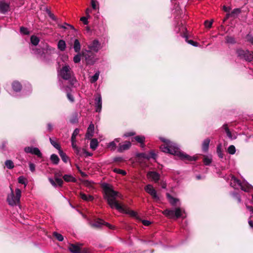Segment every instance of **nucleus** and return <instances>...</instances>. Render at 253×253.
<instances>
[{"label":"nucleus","instance_id":"f257e3e1","mask_svg":"<svg viewBox=\"0 0 253 253\" xmlns=\"http://www.w3.org/2000/svg\"><path fill=\"white\" fill-rule=\"evenodd\" d=\"M160 139L164 142L160 146L163 152L172 154L184 161H195L197 160V157H191L181 151L179 146L176 143L163 137H160Z\"/></svg>","mask_w":253,"mask_h":253},{"label":"nucleus","instance_id":"f03ea898","mask_svg":"<svg viewBox=\"0 0 253 253\" xmlns=\"http://www.w3.org/2000/svg\"><path fill=\"white\" fill-rule=\"evenodd\" d=\"M104 192V199L112 209L115 208L120 212H125V209L123 205L119 204L116 200L117 197L121 198V195L114 190L112 186L108 183H104L102 184Z\"/></svg>","mask_w":253,"mask_h":253},{"label":"nucleus","instance_id":"7ed1b4c3","mask_svg":"<svg viewBox=\"0 0 253 253\" xmlns=\"http://www.w3.org/2000/svg\"><path fill=\"white\" fill-rule=\"evenodd\" d=\"M102 48L99 41L96 39L90 42L87 44V47L83 49L82 55L84 58L86 64H94L98 60L96 53Z\"/></svg>","mask_w":253,"mask_h":253},{"label":"nucleus","instance_id":"20e7f679","mask_svg":"<svg viewBox=\"0 0 253 253\" xmlns=\"http://www.w3.org/2000/svg\"><path fill=\"white\" fill-rule=\"evenodd\" d=\"M10 193L8 194L7 196L6 201L10 206H14L18 204L21 196V191L20 189L16 188L15 189V194L12 188L10 187Z\"/></svg>","mask_w":253,"mask_h":253},{"label":"nucleus","instance_id":"39448f33","mask_svg":"<svg viewBox=\"0 0 253 253\" xmlns=\"http://www.w3.org/2000/svg\"><path fill=\"white\" fill-rule=\"evenodd\" d=\"M185 211L184 209L181 208L177 207L172 209H166L162 213L166 216L170 218H178L183 217V213Z\"/></svg>","mask_w":253,"mask_h":253},{"label":"nucleus","instance_id":"423d86ee","mask_svg":"<svg viewBox=\"0 0 253 253\" xmlns=\"http://www.w3.org/2000/svg\"><path fill=\"white\" fill-rule=\"evenodd\" d=\"M230 186L235 189L238 188L239 187L243 191L245 192H249L253 188L252 185L245 182H241L233 175L230 179Z\"/></svg>","mask_w":253,"mask_h":253},{"label":"nucleus","instance_id":"0eeeda50","mask_svg":"<svg viewBox=\"0 0 253 253\" xmlns=\"http://www.w3.org/2000/svg\"><path fill=\"white\" fill-rule=\"evenodd\" d=\"M58 75L65 80H73L74 74L68 65H65L58 71Z\"/></svg>","mask_w":253,"mask_h":253},{"label":"nucleus","instance_id":"6e6552de","mask_svg":"<svg viewBox=\"0 0 253 253\" xmlns=\"http://www.w3.org/2000/svg\"><path fill=\"white\" fill-rule=\"evenodd\" d=\"M174 30L177 33H180L181 36L184 38L186 42L194 46H198L197 42H194L192 40H188V36L186 34V28L182 23H178L175 27Z\"/></svg>","mask_w":253,"mask_h":253},{"label":"nucleus","instance_id":"1a4fd4ad","mask_svg":"<svg viewBox=\"0 0 253 253\" xmlns=\"http://www.w3.org/2000/svg\"><path fill=\"white\" fill-rule=\"evenodd\" d=\"M236 53L238 56L246 61L250 62L253 60V52L248 50H244L242 49L237 50Z\"/></svg>","mask_w":253,"mask_h":253},{"label":"nucleus","instance_id":"9d476101","mask_svg":"<svg viewBox=\"0 0 253 253\" xmlns=\"http://www.w3.org/2000/svg\"><path fill=\"white\" fill-rule=\"evenodd\" d=\"M144 189L147 193L151 195L154 201L158 202L160 201L161 197L153 185L148 184L145 187Z\"/></svg>","mask_w":253,"mask_h":253},{"label":"nucleus","instance_id":"9b49d317","mask_svg":"<svg viewBox=\"0 0 253 253\" xmlns=\"http://www.w3.org/2000/svg\"><path fill=\"white\" fill-rule=\"evenodd\" d=\"M102 100L101 94L97 93L94 95V107L96 112L100 113L102 110Z\"/></svg>","mask_w":253,"mask_h":253},{"label":"nucleus","instance_id":"f8f14e48","mask_svg":"<svg viewBox=\"0 0 253 253\" xmlns=\"http://www.w3.org/2000/svg\"><path fill=\"white\" fill-rule=\"evenodd\" d=\"M24 150L26 153H30L35 155L39 158L42 157V153L40 149L37 147L28 146L25 147Z\"/></svg>","mask_w":253,"mask_h":253},{"label":"nucleus","instance_id":"ddd939ff","mask_svg":"<svg viewBox=\"0 0 253 253\" xmlns=\"http://www.w3.org/2000/svg\"><path fill=\"white\" fill-rule=\"evenodd\" d=\"M137 156L139 158H144L148 160L150 159L155 160L157 156L154 150H151L148 153H139L137 154Z\"/></svg>","mask_w":253,"mask_h":253},{"label":"nucleus","instance_id":"4468645a","mask_svg":"<svg viewBox=\"0 0 253 253\" xmlns=\"http://www.w3.org/2000/svg\"><path fill=\"white\" fill-rule=\"evenodd\" d=\"M90 225L92 227L95 228H100L103 225H106L110 229H113V228L112 225L105 222L104 221L100 219H98L96 220H95L93 222L91 223Z\"/></svg>","mask_w":253,"mask_h":253},{"label":"nucleus","instance_id":"2eb2a0df","mask_svg":"<svg viewBox=\"0 0 253 253\" xmlns=\"http://www.w3.org/2000/svg\"><path fill=\"white\" fill-rule=\"evenodd\" d=\"M54 48L48 46L46 44L45 46H44L42 49H38L37 48H34L32 49L33 53L36 55H42V54L44 53V51H50L51 52L54 51Z\"/></svg>","mask_w":253,"mask_h":253},{"label":"nucleus","instance_id":"dca6fc26","mask_svg":"<svg viewBox=\"0 0 253 253\" xmlns=\"http://www.w3.org/2000/svg\"><path fill=\"white\" fill-rule=\"evenodd\" d=\"M9 9V0H0V12L5 14Z\"/></svg>","mask_w":253,"mask_h":253},{"label":"nucleus","instance_id":"f3484780","mask_svg":"<svg viewBox=\"0 0 253 253\" xmlns=\"http://www.w3.org/2000/svg\"><path fill=\"white\" fill-rule=\"evenodd\" d=\"M147 178L155 183L158 182L160 179V174L155 171H150L147 174Z\"/></svg>","mask_w":253,"mask_h":253},{"label":"nucleus","instance_id":"a211bd4d","mask_svg":"<svg viewBox=\"0 0 253 253\" xmlns=\"http://www.w3.org/2000/svg\"><path fill=\"white\" fill-rule=\"evenodd\" d=\"M131 146V143L129 141H126L124 144L120 143L118 148L119 152H122L125 150L128 149Z\"/></svg>","mask_w":253,"mask_h":253},{"label":"nucleus","instance_id":"6ab92c4d","mask_svg":"<svg viewBox=\"0 0 253 253\" xmlns=\"http://www.w3.org/2000/svg\"><path fill=\"white\" fill-rule=\"evenodd\" d=\"M94 126L93 124H90L87 128V132L85 134V137L87 139H90L94 134Z\"/></svg>","mask_w":253,"mask_h":253},{"label":"nucleus","instance_id":"aec40b11","mask_svg":"<svg viewBox=\"0 0 253 253\" xmlns=\"http://www.w3.org/2000/svg\"><path fill=\"white\" fill-rule=\"evenodd\" d=\"M120 138H115L113 141L108 143L107 145V147L111 151H114L117 147V143H119Z\"/></svg>","mask_w":253,"mask_h":253},{"label":"nucleus","instance_id":"412c9836","mask_svg":"<svg viewBox=\"0 0 253 253\" xmlns=\"http://www.w3.org/2000/svg\"><path fill=\"white\" fill-rule=\"evenodd\" d=\"M69 250L73 253H79L81 251L80 246L76 244H70L69 246Z\"/></svg>","mask_w":253,"mask_h":253},{"label":"nucleus","instance_id":"4be33fe9","mask_svg":"<svg viewBox=\"0 0 253 253\" xmlns=\"http://www.w3.org/2000/svg\"><path fill=\"white\" fill-rule=\"evenodd\" d=\"M210 141L211 140L209 138H206L203 141L202 144V150L204 152H208Z\"/></svg>","mask_w":253,"mask_h":253},{"label":"nucleus","instance_id":"5701e85b","mask_svg":"<svg viewBox=\"0 0 253 253\" xmlns=\"http://www.w3.org/2000/svg\"><path fill=\"white\" fill-rule=\"evenodd\" d=\"M166 196L169 203L173 206H175L176 203L179 202V199L173 197L168 193L166 194Z\"/></svg>","mask_w":253,"mask_h":253},{"label":"nucleus","instance_id":"b1692460","mask_svg":"<svg viewBox=\"0 0 253 253\" xmlns=\"http://www.w3.org/2000/svg\"><path fill=\"white\" fill-rule=\"evenodd\" d=\"M12 88L14 91L18 92L21 90L22 86L19 82L14 81L12 84Z\"/></svg>","mask_w":253,"mask_h":253},{"label":"nucleus","instance_id":"393cba45","mask_svg":"<svg viewBox=\"0 0 253 253\" xmlns=\"http://www.w3.org/2000/svg\"><path fill=\"white\" fill-rule=\"evenodd\" d=\"M57 47L58 49H59L60 51H64L66 47V44L65 42L63 40H60L58 42Z\"/></svg>","mask_w":253,"mask_h":253},{"label":"nucleus","instance_id":"a878e982","mask_svg":"<svg viewBox=\"0 0 253 253\" xmlns=\"http://www.w3.org/2000/svg\"><path fill=\"white\" fill-rule=\"evenodd\" d=\"M76 154L79 156H82L84 153H86L87 155L91 156V154H88L84 149H82L78 146L74 150Z\"/></svg>","mask_w":253,"mask_h":253},{"label":"nucleus","instance_id":"bb28decb","mask_svg":"<svg viewBox=\"0 0 253 253\" xmlns=\"http://www.w3.org/2000/svg\"><path fill=\"white\" fill-rule=\"evenodd\" d=\"M80 197L84 201H92L93 200V197L90 195H86L84 193H81Z\"/></svg>","mask_w":253,"mask_h":253},{"label":"nucleus","instance_id":"cd10ccee","mask_svg":"<svg viewBox=\"0 0 253 253\" xmlns=\"http://www.w3.org/2000/svg\"><path fill=\"white\" fill-rule=\"evenodd\" d=\"M81 44L79 41L78 39L74 40V43L73 45V48L76 52H79L81 50Z\"/></svg>","mask_w":253,"mask_h":253},{"label":"nucleus","instance_id":"c85d7f7f","mask_svg":"<svg viewBox=\"0 0 253 253\" xmlns=\"http://www.w3.org/2000/svg\"><path fill=\"white\" fill-rule=\"evenodd\" d=\"M247 209L251 212V214H253V207L250 206H246ZM252 218V215L250 216V219L248 221V223L251 228H253V220L251 219Z\"/></svg>","mask_w":253,"mask_h":253},{"label":"nucleus","instance_id":"c756f323","mask_svg":"<svg viewBox=\"0 0 253 253\" xmlns=\"http://www.w3.org/2000/svg\"><path fill=\"white\" fill-rule=\"evenodd\" d=\"M203 162L206 166H209L212 162V157L210 156H204L203 158Z\"/></svg>","mask_w":253,"mask_h":253},{"label":"nucleus","instance_id":"7c9ffc66","mask_svg":"<svg viewBox=\"0 0 253 253\" xmlns=\"http://www.w3.org/2000/svg\"><path fill=\"white\" fill-rule=\"evenodd\" d=\"M137 142L140 143L142 146L144 145L145 137L142 135H137L133 138Z\"/></svg>","mask_w":253,"mask_h":253},{"label":"nucleus","instance_id":"2f4dec72","mask_svg":"<svg viewBox=\"0 0 253 253\" xmlns=\"http://www.w3.org/2000/svg\"><path fill=\"white\" fill-rule=\"evenodd\" d=\"M64 180L66 182H76V178L71 175L65 174L63 176Z\"/></svg>","mask_w":253,"mask_h":253},{"label":"nucleus","instance_id":"473e14b6","mask_svg":"<svg viewBox=\"0 0 253 253\" xmlns=\"http://www.w3.org/2000/svg\"><path fill=\"white\" fill-rule=\"evenodd\" d=\"M216 153L220 159H222L223 158V154L222 153V145L221 144H219L216 147Z\"/></svg>","mask_w":253,"mask_h":253},{"label":"nucleus","instance_id":"72a5a7b5","mask_svg":"<svg viewBox=\"0 0 253 253\" xmlns=\"http://www.w3.org/2000/svg\"><path fill=\"white\" fill-rule=\"evenodd\" d=\"M98 145V141L96 139H91L90 143V147L92 150H94L96 149Z\"/></svg>","mask_w":253,"mask_h":253},{"label":"nucleus","instance_id":"f704fd0d","mask_svg":"<svg viewBox=\"0 0 253 253\" xmlns=\"http://www.w3.org/2000/svg\"><path fill=\"white\" fill-rule=\"evenodd\" d=\"M99 74L100 72L99 71H97L95 73V74L93 76L90 77L89 81L90 83H94L95 82H96L99 78Z\"/></svg>","mask_w":253,"mask_h":253},{"label":"nucleus","instance_id":"c9c22d12","mask_svg":"<svg viewBox=\"0 0 253 253\" xmlns=\"http://www.w3.org/2000/svg\"><path fill=\"white\" fill-rule=\"evenodd\" d=\"M59 154L62 161L65 163H67L69 158L61 149L59 150Z\"/></svg>","mask_w":253,"mask_h":253},{"label":"nucleus","instance_id":"e433bc0d","mask_svg":"<svg viewBox=\"0 0 253 253\" xmlns=\"http://www.w3.org/2000/svg\"><path fill=\"white\" fill-rule=\"evenodd\" d=\"M50 160L52 163L55 165H57L59 161V159L58 156L56 154H52L50 156Z\"/></svg>","mask_w":253,"mask_h":253},{"label":"nucleus","instance_id":"4c0bfd02","mask_svg":"<svg viewBox=\"0 0 253 253\" xmlns=\"http://www.w3.org/2000/svg\"><path fill=\"white\" fill-rule=\"evenodd\" d=\"M39 42L40 40L37 37L35 36H32L31 37V42L34 45H38Z\"/></svg>","mask_w":253,"mask_h":253},{"label":"nucleus","instance_id":"58836bf2","mask_svg":"<svg viewBox=\"0 0 253 253\" xmlns=\"http://www.w3.org/2000/svg\"><path fill=\"white\" fill-rule=\"evenodd\" d=\"M236 148L233 145H230L227 149V152L230 155L235 154L236 153Z\"/></svg>","mask_w":253,"mask_h":253},{"label":"nucleus","instance_id":"ea45409f","mask_svg":"<svg viewBox=\"0 0 253 253\" xmlns=\"http://www.w3.org/2000/svg\"><path fill=\"white\" fill-rule=\"evenodd\" d=\"M49 141L50 142V143L51 144V145L54 147L56 149H57V150H58V151L59 150L61 149V147L59 145V144L57 143L55 141L53 140L51 138H49Z\"/></svg>","mask_w":253,"mask_h":253},{"label":"nucleus","instance_id":"a19ab883","mask_svg":"<svg viewBox=\"0 0 253 253\" xmlns=\"http://www.w3.org/2000/svg\"><path fill=\"white\" fill-rule=\"evenodd\" d=\"M5 165L8 169H12L14 168V164L11 160H8L5 162Z\"/></svg>","mask_w":253,"mask_h":253},{"label":"nucleus","instance_id":"79ce46f5","mask_svg":"<svg viewBox=\"0 0 253 253\" xmlns=\"http://www.w3.org/2000/svg\"><path fill=\"white\" fill-rule=\"evenodd\" d=\"M226 42L228 43L234 44L235 43V39L231 36H227L225 38Z\"/></svg>","mask_w":253,"mask_h":253},{"label":"nucleus","instance_id":"37998d69","mask_svg":"<svg viewBox=\"0 0 253 253\" xmlns=\"http://www.w3.org/2000/svg\"><path fill=\"white\" fill-rule=\"evenodd\" d=\"M18 181L19 183L24 184L25 187L26 186L27 182H26V178L24 176H19L18 178Z\"/></svg>","mask_w":253,"mask_h":253},{"label":"nucleus","instance_id":"c03bdc74","mask_svg":"<svg viewBox=\"0 0 253 253\" xmlns=\"http://www.w3.org/2000/svg\"><path fill=\"white\" fill-rule=\"evenodd\" d=\"M240 12H241V10L240 9L235 8L231 12V13L230 14H227V17H229V16H233L235 14H236V15L238 14L239 13H240Z\"/></svg>","mask_w":253,"mask_h":253},{"label":"nucleus","instance_id":"a18cd8bd","mask_svg":"<svg viewBox=\"0 0 253 253\" xmlns=\"http://www.w3.org/2000/svg\"><path fill=\"white\" fill-rule=\"evenodd\" d=\"M20 32L21 34L25 35H28L30 34L28 29L27 28L24 27H20Z\"/></svg>","mask_w":253,"mask_h":253},{"label":"nucleus","instance_id":"49530a36","mask_svg":"<svg viewBox=\"0 0 253 253\" xmlns=\"http://www.w3.org/2000/svg\"><path fill=\"white\" fill-rule=\"evenodd\" d=\"M223 127H224V129L225 130V132L226 133V134H227V136L229 138L232 139L231 133L230 131L229 128H228L227 125H223Z\"/></svg>","mask_w":253,"mask_h":253},{"label":"nucleus","instance_id":"de8ad7c7","mask_svg":"<svg viewBox=\"0 0 253 253\" xmlns=\"http://www.w3.org/2000/svg\"><path fill=\"white\" fill-rule=\"evenodd\" d=\"M53 235L59 241H62L64 240L63 236L59 233L54 232Z\"/></svg>","mask_w":253,"mask_h":253},{"label":"nucleus","instance_id":"09e8293b","mask_svg":"<svg viewBox=\"0 0 253 253\" xmlns=\"http://www.w3.org/2000/svg\"><path fill=\"white\" fill-rule=\"evenodd\" d=\"M114 171L117 173L121 174L123 175H126V171L117 168L114 169Z\"/></svg>","mask_w":253,"mask_h":253},{"label":"nucleus","instance_id":"8fccbe9b","mask_svg":"<svg viewBox=\"0 0 253 253\" xmlns=\"http://www.w3.org/2000/svg\"><path fill=\"white\" fill-rule=\"evenodd\" d=\"M73 61L75 63H79L81 61V55L80 54L75 55L74 57Z\"/></svg>","mask_w":253,"mask_h":253},{"label":"nucleus","instance_id":"3c124183","mask_svg":"<svg viewBox=\"0 0 253 253\" xmlns=\"http://www.w3.org/2000/svg\"><path fill=\"white\" fill-rule=\"evenodd\" d=\"M58 26L60 28H63V29H67V27L66 26H68L69 27L71 28L72 29H74V28L73 26H72L70 24H67V23H65L64 25H59Z\"/></svg>","mask_w":253,"mask_h":253},{"label":"nucleus","instance_id":"603ef678","mask_svg":"<svg viewBox=\"0 0 253 253\" xmlns=\"http://www.w3.org/2000/svg\"><path fill=\"white\" fill-rule=\"evenodd\" d=\"M231 194H232V196L237 200L238 203L241 202V198H240V196L237 193H232Z\"/></svg>","mask_w":253,"mask_h":253},{"label":"nucleus","instance_id":"864d4df0","mask_svg":"<svg viewBox=\"0 0 253 253\" xmlns=\"http://www.w3.org/2000/svg\"><path fill=\"white\" fill-rule=\"evenodd\" d=\"M246 40L253 45V37L251 35L246 36Z\"/></svg>","mask_w":253,"mask_h":253},{"label":"nucleus","instance_id":"5fc2aeb1","mask_svg":"<svg viewBox=\"0 0 253 253\" xmlns=\"http://www.w3.org/2000/svg\"><path fill=\"white\" fill-rule=\"evenodd\" d=\"M55 181L57 183V184L60 186H61L63 183V181L62 180V179L57 177L55 178Z\"/></svg>","mask_w":253,"mask_h":253},{"label":"nucleus","instance_id":"6e6d98bb","mask_svg":"<svg viewBox=\"0 0 253 253\" xmlns=\"http://www.w3.org/2000/svg\"><path fill=\"white\" fill-rule=\"evenodd\" d=\"M212 24V21H209L207 20L205 22V26L206 28H210L211 27Z\"/></svg>","mask_w":253,"mask_h":253},{"label":"nucleus","instance_id":"4d7b16f0","mask_svg":"<svg viewBox=\"0 0 253 253\" xmlns=\"http://www.w3.org/2000/svg\"><path fill=\"white\" fill-rule=\"evenodd\" d=\"M29 169L32 172H34L35 170V165L33 163L31 162L29 163Z\"/></svg>","mask_w":253,"mask_h":253},{"label":"nucleus","instance_id":"13d9d810","mask_svg":"<svg viewBox=\"0 0 253 253\" xmlns=\"http://www.w3.org/2000/svg\"><path fill=\"white\" fill-rule=\"evenodd\" d=\"M135 134V133L134 132H133V131L127 132L125 133L124 134V137H129V136H133V135H134Z\"/></svg>","mask_w":253,"mask_h":253},{"label":"nucleus","instance_id":"bf43d9fd","mask_svg":"<svg viewBox=\"0 0 253 253\" xmlns=\"http://www.w3.org/2000/svg\"><path fill=\"white\" fill-rule=\"evenodd\" d=\"M96 3L97 2L95 0H91V6L93 9H96L97 8Z\"/></svg>","mask_w":253,"mask_h":253},{"label":"nucleus","instance_id":"052dcab7","mask_svg":"<svg viewBox=\"0 0 253 253\" xmlns=\"http://www.w3.org/2000/svg\"><path fill=\"white\" fill-rule=\"evenodd\" d=\"M174 8H175V11L177 12V14H180V12H179L180 10L182 11V9H181V8L179 7L178 4L177 5L176 3L175 4Z\"/></svg>","mask_w":253,"mask_h":253},{"label":"nucleus","instance_id":"680f3d73","mask_svg":"<svg viewBox=\"0 0 253 253\" xmlns=\"http://www.w3.org/2000/svg\"><path fill=\"white\" fill-rule=\"evenodd\" d=\"M67 97L68 98V99L72 102H74V98L73 97V96L69 93H68L67 94Z\"/></svg>","mask_w":253,"mask_h":253},{"label":"nucleus","instance_id":"e2e57ef3","mask_svg":"<svg viewBox=\"0 0 253 253\" xmlns=\"http://www.w3.org/2000/svg\"><path fill=\"white\" fill-rule=\"evenodd\" d=\"M81 21H82L85 25H87L88 24L87 18L86 17H81Z\"/></svg>","mask_w":253,"mask_h":253},{"label":"nucleus","instance_id":"0e129e2a","mask_svg":"<svg viewBox=\"0 0 253 253\" xmlns=\"http://www.w3.org/2000/svg\"><path fill=\"white\" fill-rule=\"evenodd\" d=\"M79 132L80 130L78 128H76L74 130L72 136H73L74 137H76L79 134Z\"/></svg>","mask_w":253,"mask_h":253},{"label":"nucleus","instance_id":"69168bd1","mask_svg":"<svg viewBox=\"0 0 253 253\" xmlns=\"http://www.w3.org/2000/svg\"><path fill=\"white\" fill-rule=\"evenodd\" d=\"M47 130L49 131H52V130L53 129V126L51 123L47 124Z\"/></svg>","mask_w":253,"mask_h":253},{"label":"nucleus","instance_id":"338daca9","mask_svg":"<svg viewBox=\"0 0 253 253\" xmlns=\"http://www.w3.org/2000/svg\"><path fill=\"white\" fill-rule=\"evenodd\" d=\"M142 223L145 226H149L151 224V222L147 220H142Z\"/></svg>","mask_w":253,"mask_h":253},{"label":"nucleus","instance_id":"774afa93","mask_svg":"<svg viewBox=\"0 0 253 253\" xmlns=\"http://www.w3.org/2000/svg\"><path fill=\"white\" fill-rule=\"evenodd\" d=\"M79 253H91L87 249H84L83 250H81Z\"/></svg>","mask_w":253,"mask_h":253}]
</instances>
